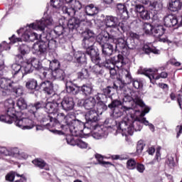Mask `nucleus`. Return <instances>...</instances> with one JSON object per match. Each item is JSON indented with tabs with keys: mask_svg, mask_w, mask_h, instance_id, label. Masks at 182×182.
Returning a JSON list of instances; mask_svg holds the SVG:
<instances>
[{
	"mask_svg": "<svg viewBox=\"0 0 182 182\" xmlns=\"http://www.w3.org/2000/svg\"><path fill=\"white\" fill-rule=\"evenodd\" d=\"M141 107H144V110L139 114V117L136 116V113H140V111L136 109V107L134 106L127 107L124 105L121 107V109L122 112H124L127 116L131 117L133 126H134V123H136V122H138V123H143V124L145 126H149L151 132H154V125H153V124L149 123V121L144 118V116H146V114L150 112V108L146 107L144 104V106Z\"/></svg>",
	"mask_w": 182,
	"mask_h": 182,
	"instance_id": "7ed1b4c3",
	"label": "nucleus"
},
{
	"mask_svg": "<svg viewBox=\"0 0 182 182\" xmlns=\"http://www.w3.org/2000/svg\"><path fill=\"white\" fill-rule=\"evenodd\" d=\"M14 82L8 78H3L0 80V95L1 96H8L9 93H11L14 87Z\"/></svg>",
	"mask_w": 182,
	"mask_h": 182,
	"instance_id": "f8f14e48",
	"label": "nucleus"
},
{
	"mask_svg": "<svg viewBox=\"0 0 182 182\" xmlns=\"http://www.w3.org/2000/svg\"><path fill=\"white\" fill-rule=\"evenodd\" d=\"M66 74L62 69L53 70V79H57L58 80H65Z\"/></svg>",
	"mask_w": 182,
	"mask_h": 182,
	"instance_id": "473e14b6",
	"label": "nucleus"
},
{
	"mask_svg": "<svg viewBox=\"0 0 182 182\" xmlns=\"http://www.w3.org/2000/svg\"><path fill=\"white\" fill-rule=\"evenodd\" d=\"M63 116V123L65 126H68L69 130L73 133V136H79L80 132H82L81 127H87V129H91L92 130H96L97 127V117L99 115L96 110L91 109L86 112L85 114V120L86 122H82L80 120L76 119V117L73 114H68L65 117L63 114H60Z\"/></svg>",
	"mask_w": 182,
	"mask_h": 182,
	"instance_id": "f257e3e1",
	"label": "nucleus"
},
{
	"mask_svg": "<svg viewBox=\"0 0 182 182\" xmlns=\"http://www.w3.org/2000/svg\"><path fill=\"white\" fill-rule=\"evenodd\" d=\"M82 106L87 110H92L96 106V99H95V97H90L82 100Z\"/></svg>",
	"mask_w": 182,
	"mask_h": 182,
	"instance_id": "393cba45",
	"label": "nucleus"
},
{
	"mask_svg": "<svg viewBox=\"0 0 182 182\" xmlns=\"http://www.w3.org/2000/svg\"><path fill=\"white\" fill-rule=\"evenodd\" d=\"M139 73L140 75H144L147 77H149L151 83L154 84V80H159L161 77L162 79H166L167 76H168V74L166 72H162L160 75H158L156 76L157 74V72H159L158 69H151V68H144V69H140L139 70Z\"/></svg>",
	"mask_w": 182,
	"mask_h": 182,
	"instance_id": "9b49d317",
	"label": "nucleus"
},
{
	"mask_svg": "<svg viewBox=\"0 0 182 182\" xmlns=\"http://www.w3.org/2000/svg\"><path fill=\"white\" fill-rule=\"evenodd\" d=\"M140 16L142 19L149 21V19H150V12H149V11L145 10L140 14Z\"/></svg>",
	"mask_w": 182,
	"mask_h": 182,
	"instance_id": "e2e57ef3",
	"label": "nucleus"
},
{
	"mask_svg": "<svg viewBox=\"0 0 182 182\" xmlns=\"http://www.w3.org/2000/svg\"><path fill=\"white\" fill-rule=\"evenodd\" d=\"M95 159L97 160L98 164H100L101 166H112V163L103 161V156H102L101 154H96Z\"/></svg>",
	"mask_w": 182,
	"mask_h": 182,
	"instance_id": "de8ad7c7",
	"label": "nucleus"
},
{
	"mask_svg": "<svg viewBox=\"0 0 182 182\" xmlns=\"http://www.w3.org/2000/svg\"><path fill=\"white\" fill-rule=\"evenodd\" d=\"M26 87L30 89V90H34V89L38 87V81L33 78L29 79L26 83Z\"/></svg>",
	"mask_w": 182,
	"mask_h": 182,
	"instance_id": "37998d69",
	"label": "nucleus"
},
{
	"mask_svg": "<svg viewBox=\"0 0 182 182\" xmlns=\"http://www.w3.org/2000/svg\"><path fill=\"white\" fill-rule=\"evenodd\" d=\"M102 54L105 56H112L113 55V46L111 44H105L102 47Z\"/></svg>",
	"mask_w": 182,
	"mask_h": 182,
	"instance_id": "e433bc0d",
	"label": "nucleus"
},
{
	"mask_svg": "<svg viewBox=\"0 0 182 182\" xmlns=\"http://www.w3.org/2000/svg\"><path fill=\"white\" fill-rule=\"evenodd\" d=\"M60 106L65 110V112H69V110H73L75 107V101L71 97H65L60 103Z\"/></svg>",
	"mask_w": 182,
	"mask_h": 182,
	"instance_id": "f3484780",
	"label": "nucleus"
},
{
	"mask_svg": "<svg viewBox=\"0 0 182 182\" xmlns=\"http://www.w3.org/2000/svg\"><path fill=\"white\" fill-rule=\"evenodd\" d=\"M46 108V112L48 113V114H53V113H56L58 110H59V104L58 102H47L44 105Z\"/></svg>",
	"mask_w": 182,
	"mask_h": 182,
	"instance_id": "5701e85b",
	"label": "nucleus"
},
{
	"mask_svg": "<svg viewBox=\"0 0 182 182\" xmlns=\"http://www.w3.org/2000/svg\"><path fill=\"white\" fill-rule=\"evenodd\" d=\"M136 161L133 159H130L127 162V168L129 170H134L136 168Z\"/></svg>",
	"mask_w": 182,
	"mask_h": 182,
	"instance_id": "5fc2aeb1",
	"label": "nucleus"
},
{
	"mask_svg": "<svg viewBox=\"0 0 182 182\" xmlns=\"http://www.w3.org/2000/svg\"><path fill=\"white\" fill-rule=\"evenodd\" d=\"M144 149V142L142 140H140L137 142L136 145V154H141L143 149Z\"/></svg>",
	"mask_w": 182,
	"mask_h": 182,
	"instance_id": "6e6d98bb",
	"label": "nucleus"
},
{
	"mask_svg": "<svg viewBox=\"0 0 182 182\" xmlns=\"http://www.w3.org/2000/svg\"><path fill=\"white\" fill-rule=\"evenodd\" d=\"M40 77L41 79H53V70L43 67L40 70Z\"/></svg>",
	"mask_w": 182,
	"mask_h": 182,
	"instance_id": "cd10ccee",
	"label": "nucleus"
},
{
	"mask_svg": "<svg viewBox=\"0 0 182 182\" xmlns=\"http://www.w3.org/2000/svg\"><path fill=\"white\" fill-rule=\"evenodd\" d=\"M84 36L82 46L85 49H87L86 54L90 57L93 63H99L100 56H99L96 50L93 49V46L95 45V33L91 30H87L84 32Z\"/></svg>",
	"mask_w": 182,
	"mask_h": 182,
	"instance_id": "20e7f679",
	"label": "nucleus"
},
{
	"mask_svg": "<svg viewBox=\"0 0 182 182\" xmlns=\"http://www.w3.org/2000/svg\"><path fill=\"white\" fill-rule=\"evenodd\" d=\"M52 15H53V12L50 11V15L43 17L40 21H36V23H31L30 26L33 28L35 31H41V32H43L45 28L53 26V25L55 24V21H53V18H52Z\"/></svg>",
	"mask_w": 182,
	"mask_h": 182,
	"instance_id": "9d476101",
	"label": "nucleus"
},
{
	"mask_svg": "<svg viewBox=\"0 0 182 182\" xmlns=\"http://www.w3.org/2000/svg\"><path fill=\"white\" fill-rule=\"evenodd\" d=\"M122 105V101L120 100H114L112 102V103H110L108 105V107L109 109H114V107H119V106H121Z\"/></svg>",
	"mask_w": 182,
	"mask_h": 182,
	"instance_id": "052dcab7",
	"label": "nucleus"
},
{
	"mask_svg": "<svg viewBox=\"0 0 182 182\" xmlns=\"http://www.w3.org/2000/svg\"><path fill=\"white\" fill-rule=\"evenodd\" d=\"M113 37H112V34L109 35V33L107 34H100L97 37V42L99 43L102 47L105 46V45H109L108 42L110 41V39H112Z\"/></svg>",
	"mask_w": 182,
	"mask_h": 182,
	"instance_id": "b1692460",
	"label": "nucleus"
},
{
	"mask_svg": "<svg viewBox=\"0 0 182 182\" xmlns=\"http://www.w3.org/2000/svg\"><path fill=\"white\" fill-rule=\"evenodd\" d=\"M21 72L23 77L25 75L32 73V72H33V68H32V65H31V63H25L23 66H21Z\"/></svg>",
	"mask_w": 182,
	"mask_h": 182,
	"instance_id": "4c0bfd02",
	"label": "nucleus"
},
{
	"mask_svg": "<svg viewBox=\"0 0 182 182\" xmlns=\"http://www.w3.org/2000/svg\"><path fill=\"white\" fill-rule=\"evenodd\" d=\"M142 29L146 35H153L154 26H153L150 23H144Z\"/></svg>",
	"mask_w": 182,
	"mask_h": 182,
	"instance_id": "79ce46f5",
	"label": "nucleus"
},
{
	"mask_svg": "<svg viewBox=\"0 0 182 182\" xmlns=\"http://www.w3.org/2000/svg\"><path fill=\"white\" fill-rule=\"evenodd\" d=\"M11 73L14 77H18V79L23 78L22 66L18 63H14L11 65Z\"/></svg>",
	"mask_w": 182,
	"mask_h": 182,
	"instance_id": "412c9836",
	"label": "nucleus"
},
{
	"mask_svg": "<svg viewBox=\"0 0 182 182\" xmlns=\"http://www.w3.org/2000/svg\"><path fill=\"white\" fill-rule=\"evenodd\" d=\"M46 119L49 120V122L46 124V126L55 127V126H56V124H58V120H56V119H55L53 117H50V116H49V115H47Z\"/></svg>",
	"mask_w": 182,
	"mask_h": 182,
	"instance_id": "4d7b16f0",
	"label": "nucleus"
},
{
	"mask_svg": "<svg viewBox=\"0 0 182 182\" xmlns=\"http://www.w3.org/2000/svg\"><path fill=\"white\" fill-rule=\"evenodd\" d=\"M34 166H36L37 167H39V168H43V167L46 166V163L44 160L42 159H35L32 161Z\"/></svg>",
	"mask_w": 182,
	"mask_h": 182,
	"instance_id": "603ef678",
	"label": "nucleus"
},
{
	"mask_svg": "<svg viewBox=\"0 0 182 182\" xmlns=\"http://www.w3.org/2000/svg\"><path fill=\"white\" fill-rule=\"evenodd\" d=\"M132 85L135 89H140L143 86V84L137 80H133Z\"/></svg>",
	"mask_w": 182,
	"mask_h": 182,
	"instance_id": "338daca9",
	"label": "nucleus"
},
{
	"mask_svg": "<svg viewBox=\"0 0 182 182\" xmlns=\"http://www.w3.org/2000/svg\"><path fill=\"white\" fill-rule=\"evenodd\" d=\"M146 9H144V6H143V5L141 4H136L135 6V11L136 12H139V14H140V15L145 11Z\"/></svg>",
	"mask_w": 182,
	"mask_h": 182,
	"instance_id": "69168bd1",
	"label": "nucleus"
},
{
	"mask_svg": "<svg viewBox=\"0 0 182 182\" xmlns=\"http://www.w3.org/2000/svg\"><path fill=\"white\" fill-rule=\"evenodd\" d=\"M50 5L53 6V9L50 10V12H55V9H60L63 8L65 3L63 0H50Z\"/></svg>",
	"mask_w": 182,
	"mask_h": 182,
	"instance_id": "f704fd0d",
	"label": "nucleus"
},
{
	"mask_svg": "<svg viewBox=\"0 0 182 182\" xmlns=\"http://www.w3.org/2000/svg\"><path fill=\"white\" fill-rule=\"evenodd\" d=\"M95 63V65H93L92 67L90 68V72H92L95 75H102L103 67H105V65H103V64L105 63H100V61H99L98 63ZM99 63H100V64H99Z\"/></svg>",
	"mask_w": 182,
	"mask_h": 182,
	"instance_id": "bb28decb",
	"label": "nucleus"
},
{
	"mask_svg": "<svg viewBox=\"0 0 182 182\" xmlns=\"http://www.w3.org/2000/svg\"><path fill=\"white\" fill-rule=\"evenodd\" d=\"M62 11L63 14H65V15H68L69 16H73L77 14L76 10H75L72 6L70 8H67L64 6H63Z\"/></svg>",
	"mask_w": 182,
	"mask_h": 182,
	"instance_id": "c03bdc74",
	"label": "nucleus"
},
{
	"mask_svg": "<svg viewBox=\"0 0 182 182\" xmlns=\"http://www.w3.org/2000/svg\"><path fill=\"white\" fill-rule=\"evenodd\" d=\"M166 33V28L164 26L159 25V26H155L154 27L153 31V36H156V38H160V36H163Z\"/></svg>",
	"mask_w": 182,
	"mask_h": 182,
	"instance_id": "7c9ffc66",
	"label": "nucleus"
},
{
	"mask_svg": "<svg viewBox=\"0 0 182 182\" xmlns=\"http://www.w3.org/2000/svg\"><path fill=\"white\" fill-rule=\"evenodd\" d=\"M90 76L89 71L87 69L84 68L80 73H78V78L83 80V79H88Z\"/></svg>",
	"mask_w": 182,
	"mask_h": 182,
	"instance_id": "3c124183",
	"label": "nucleus"
},
{
	"mask_svg": "<svg viewBox=\"0 0 182 182\" xmlns=\"http://www.w3.org/2000/svg\"><path fill=\"white\" fill-rule=\"evenodd\" d=\"M77 147H80V149H87V143L78 139L77 144Z\"/></svg>",
	"mask_w": 182,
	"mask_h": 182,
	"instance_id": "0e129e2a",
	"label": "nucleus"
},
{
	"mask_svg": "<svg viewBox=\"0 0 182 182\" xmlns=\"http://www.w3.org/2000/svg\"><path fill=\"white\" fill-rule=\"evenodd\" d=\"M45 107V104L43 102H36L35 104H31L27 106L26 109L28 110V112L31 114H33L34 117H36V113L39 109H43Z\"/></svg>",
	"mask_w": 182,
	"mask_h": 182,
	"instance_id": "aec40b11",
	"label": "nucleus"
},
{
	"mask_svg": "<svg viewBox=\"0 0 182 182\" xmlns=\"http://www.w3.org/2000/svg\"><path fill=\"white\" fill-rule=\"evenodd\" d=\"M74 58L77 63H86V54L82 51H76L74 53Z\"/></svg>",
	"mask_w": 182,
	"mask_h": 182,
	"instance_id": "2f4dec72",
	"label": "nucleus"
},
{
	"mask_svg": "<svg viewBox=\"0 0 182 182\" xmlns=\"http://www.w3.org/2000/svg\"><path fill=\"white\" fill-rule=\"evenodd\" d=\"M15 176H16V177H20V178L16 180L15 182L26 181V178H25L23 175H19L16 172H10L9 173H8L6 176V180H7V181H14V180L15 179Z\"/></svg>",
	"mask_w": 182,
	"mask_h": 182,
	"instance_id": "a878e982",
	"label": "nucleus"
},
{
	"mask_svg": "<svg viewBox=\"0 0 182 182\" xmlns=\"http://www.w3.org/2000/svg\"><path fill=\"white\" fill-rule=\"evenodd\" d=\"M19 50L21 55H26V53H29L31 48L28 46L23 44L20 46Z\"/></svg>",
	"mask_w": 182,
	"mask_h": 182,
	"instance_id": "bf43d9fd",
	"label": "nucleus"
},
{
	"mask_svg": "<svg viewBox=\"0 0 182 182\" xmlns=\"http://www.w3.org/2000/svg\"><path fill=\"white\" fill-rule=\"evenodd\" d=\"M72 7L73 8L74 11H75L77 14V12L80 11V9H82V4L79 1H75Z\"/></svg>",
	"mask_w": 182,
	"mask_h": 182,
	"instance_id": "680f3d73",
	"label": "nucleus"
},
{
	"mask_svg": "<svg viewBox=\"0 0 182 182\" xmlns=\"http://www.w3.org/2000/svg\"><path fill=\"white\" fill-rule=\"evenodd\" d=\"M41 88L48 95H54L53 82L49 80L44 81L41 84Z\"/></svg>",
	"mask_w": 182,
	"mask_h": 182,
	"instance_id": "6ab92c4d",
	"label": "nucleus"
},
{
	"mask_svg": "<svg viewBox=\"0 0 182 182\" xmlns=\"http://www.w3.org/2000/svg\"><path fill=\"white\" fill-rule=\"evenodd\" d=\"M109 60L112 63H113L114 68L121 70V72L122 70H124V69H123V67L124 66V65H126V63L123 62V55L119 54L116 57L112 58L111 59H109Z\"/></svg>",
	"mask_w": 182,
	"mask_h": 182,
	"instance_id": "a211bd4d",
	"label": "nucleus"
},
{
	"mask_svg": "<svg viewBox=\"0 0 182 182\" xmlns=\"http://www.w3.org/2000/svg\"><path fill=\"white\" fill-rule=\"evenodd\" d=\"M70 133L73 134V136H68L66 138L67 140V143L68 144H70V146H77V141H79V139H77V136H80V132H79V134L77 136L73 135V133L72 132V131H70Z\"/></svg>",
	"mask_w": 182,
	"mask_h": 182,
	"instance_id": "ea45409f",
	"label": "nucleus"
},
{
	"mask_svg": "<svg viewBox=\"0 0 182 182\" xmlns=\"http://www.w3.org/2000/svg\"><path fill=\"white\" fill-rule=\"evenodd\" d=\"M92 136L94 139L99 140L100 139H103V137H106V136H107V132H106V131H105V129L98 127L97 129H95L92 132Z\"/></svg>",
	"mask_w": 182,
	"mask_h": 182,
	"instance_id": "c85d7f7f",
	"label": "nucleus"
},
{
	"mask_svg": "<svg viewBox=\"0 0 182 182\" xmlns=\"http://www.w3.org/2000/svg\"><path fill=\"white\" fill-rule=\"evenodd\" d=\"M119 79L122 83L119 85L117 82L114 83V89L115 90H121L124 93V100L127 99L128 102H132L135 104V106H144V102L136 95L135 92H133L130 88L127 87L126 85H130L133 82V77L132 73L128 70H122L119 73Z\"/></svg>",
	"mask_w": 182,
	"mask_h": 182,
	"instance_id": "f03ea898",
	"label": "nucleus"
},
{
	"mask_svg": "<svg viewBox=\"0 0 182 182\" xmlns=\"http://www.w3.org/2000/svg\"><path fill=\"white\" fill-rule=\"evenodd\" d=\"M111 36L112 37L113 40L117 41V45L119 46H120L121 48H124L126 46V41H124V39L119 38V36H120V34H118L117 38H114L112 36Z\"/></svg>",
	"mask_w": 182,
	"mask_h": 182,
	"instance_id": "864d4df0",
	"label": "nucleus"
},
{
	"mask_svg": "<svg viewBox=\"0 0 182 182\" xmlns=\"http://www.w3.org/2000/svg\"><path fill=\"white\" fill-rule=\"evenodd\" d=\"M143 51L149 55V53H154V55H160V50L153 47L150 48L149 45H144L143 47Z\"/></svg>",
	"mask_w": 182,
	"mask_h": 182,
	"instance_id": "58836bf2",
	"label": "nucleus"
},
{
	"mask_svg": "<svg viewBox=\"0 0 182 182\" xmlns=\"http://www.w3.org/2000/svg\"><path fill=\"white\" fill-rule=\"evenodd\" d=\"M4 106L6 109H7L6 114H2L0 116V122H2L3 123H8V124H12L14 121L16 119V112L14 108V106H15V102H14V100L12 99H9L5 101Z\"/></svg>",
	"mask_w": 182,
	"mask_h": 182,
	"instance_id": "6e6552de",
	"label": "nucleus"
},
{
	"mask_svg": "<svg viewBox=\"0 0 182 182\" xmlns=\"http://www.w3.org/2000/svg\"><path fill=\"white\" fill-rule=\"evenodd\" d=\"M65 31V28L63 26H55L54 28V33L55 35H58V36H60V35H63V32Z\"/></svg>",
	"mask_w": 182,
	"mask_h": 182,
	"instance_id": "13d9d810",
	"label": "nucleus"
},
{
	"mask_svg": "<svg viewBox=\"0 0 182 182\" xmlns=\"http://www.w3.org/2000/svg\"><path fill=\"white\" fill-rule=\"evenodd\" d=\"M163 5L157 1H153L150 3L149 9L151 11H156V12L162 9Z\"/></svg>",
	"mask_w": 182,
	"mask_h": 182,
	"instance_id": "49530a36",
	"label": "nucleus"
},
{
	"mask_svg": "<svg viewBox=\"0 0 182 182\" xmlns=\"http://www.w3.org/2000/svg\"><path fill=\"white\" fill-rule=\"evenodd\" d=\"M12 90L17 95V96H21L23 93V90H22V87H18V88H14L13 87Z\"/></svg>",
	"mask_w": 182,
	"mask_h": 182,
	"instance_id": "774afa93",
	"label": "nucleus"
},
{
	"mask_svg": "<svg viewBox=\"0 0 182 182\" xmlns=\"http://www.w3.org/2000/svg\"><path fill=\"white\" fill-rule=\"evenodd\" d=\"M1 153L3 156H13L14 157H22L23 159H26V157H28V155L21 152L18 148H14L11 151H8L6 149H3L1 151Z\"/></svg>",
	"mask_w": 182,
	"mask_h": 182,
	"instance_id": "dca6fc26",
	"label": "nucleus"
},
{
	"mask_svg": "<svg viewBox=\"0 0 182 182\" xmlns=\"http://www.w3.org/2000/svg\"><path fill=\"white\" fill-rule=\"evenodd\" d=\"M102 66L109 70V73L111 76H114L116 73H117L116 69H114V65L113 64V63L110 62V59L109 58H105V62H104Z\"/></svg>",
	"mask_w": 182,
	"mask_h": 182,
	"instance_id": "c756f323",
	"label": "nucleus"
},
{
	"mask_svg": "<svg viewBox=\"0 0 182 182\" xmlns=\"http://www.w3.org/2000/svg\"><path fill=\"white\" fill-rule=\"evenodd\" d=\"M32 29L35 28L31 26V24L28 25L24 28H20L17 31L18 35L19 33H22V32L25 31V32L21 36V38H16L15 35H13L11 37L9 38L10 43L14 45V43H16V42H21V41H30L31 42H33V41H38L39 39V36L36 33H32Z\"/></svg>",
	"mask_w": 182,
	"mask_h": 182,
	"instance_id": "39448f33",
	"label": "nucleus"
},
{
	"mask_svg": "<svg viewBox=\"0 0 182 182\" xmlns=\"http://www.w3.org/2000/svg\"><path fill=\"white\" fill-rule=\"evenodd\" d=\"M164 21L165 26H167L168 28H173V26H176V25L178 23L177 17L173 15H168L165 16Z\"/></svg>",
	"mask_w": 182,
	"mask_h": 182,
	"instance_id": "4be33fe9",
	"label": "nucleus"
},
{
	"mask_svg": "<svg viewBox=\"0 0 182 182\" xmlns=\"http://www.w3.org/2000/svg\"><path fill=\"white\" fill-rule=\"evenodd\" d=\"M65 87L68 93H71L72 95H77L81 91L85 96H90L95 92L93 86L90 84H84L81 87L76 86V88H75V85L72 82H69L65 84Z\"/></svg>",
	"mask_w": 182,
	"mask_h": 182,
	"instance_id": "1a4fd4ad",
	"label": "nucleus"
},
{
	"mask_svg": "<svg viewBox=\"0 0 182 182\" xmlns=\"http://www.w3.org/2000/svg\"><path fill=\"white\" fill-rule=\"evenodd\" d=\"M117 9L119 12V14H123L124 16H129V11H127V8L123 4H117Z\"/></svg>",
	"mask_w": 182,
	"mask_h": 182,
	"instance_id": "a18cd8bd",
	"label": "nucleus"
},
{
	"mask_svg": "<svg viewBox=\"0 0 182 182\" xmlns=\"http://www.w3.org/2000/svg\"><path fill=\"white\" fill-rule=\"evenodd\" d=\"M30 65H31V68H33V69H36V70H41L42 68H43L42 66V63L39 61V60L36 59V58H32L31 60V63Z\"/></svg>",
	"mask_w": 182,
	"mask_h": 182,
	"instance_id": "a19ab883",
	"label": "nucleus"
},
{
	"mask_svg": "<svg viewBox=\"0 0 182 182\" xmlns=\"http://www.w3.org/2000/svg\"><path fill=\"white\" fill-rule=\"evenodd\" d=\"M60 68V63L58 60H53L50 62V70H58Z\"/></svg>",
	"mask_w": 182,
	"mask_h": 182,
	"instance_id": "8fccbe9b",
	"label": "nucleus"
},
{
	"mask_svg": "<svg viewBox=\"0 0 182 182\" xmlns=\"http://www.w3.org/2000/svg\"><path fill=\"white\" fill-rule=\"evenodd\" d=\"M16 126L22 129V130H31V129H33L36 124L35 121L32 119H29V118H23L21 119H18V117L14 120Z\"/></svg>",
	"mask_w": 182,
	"mask_h": 182,
	"instance_id": "ddd939ff",
	"label": "nucleus"
},
{
	"mask_svg": "<svg viewBox=\"0 0 182 182\" xmlns=\"http://www.w3.org/2000/svg\"><path fill=\"white\" fill-rule=\"evenodd\" d=\"M85 21H86V16L84 14H80L79 18L73 17L68 21V27L69 29H71V31L77 29V28L80 26V23L85 22Z\"/></svg>",
	"mask_w": 182,
	"mask_h": 182,
	"instance_id": "2eb2a0df",
	"label": "nucleus"
},
{
	"mask_svg": "<svg viewBox=\"0 0 182 182\" xmlns=\"http://www.w3.org/2000/svg\"><path fill=\"white\" fill-rule=\"evenodd\" d=\"M119 129L122 132V136H133V133L135 132H140L141 130V126L134 127L133 125L127 127V122H122L119 124Z\"/></svg>",
	"mask_w": 182,
	"mask_h": 182,
	"instance_id": "4468645a",
	"label": "nucleus"
},
{
	"mask_svg": "<svg viewBox=\"0 0 182 182\" xmlns=\"http://www.w3.org/2000/svg\"><path fill=\"white\" fill-rule=\"evenodd\" d=\"M105 25L107 28H112L110 31L111 36L117 38V35H122V31L124 32L126 27L123 23L117 22V17L113 16H107L104 20Z\"/></svg>",
	"mask_w": 182,
	"mask_h": 182,
	"instance_id": "423d86ee",
	"label": "nucleus"
},
{
	"mask_svg": "<svg viewBox=\"0 0 182 182\" xmlns=\"http://www.w3.org/2000/svg\"><path fill=\"white\" fill-rule=\"evenodd\" d=\"M85 14L88 15V16H95L97 12H99V10L96 6H95L93 4H90L87 6L85 9Z\"/></svg>",
	"mask_w": 182,
	"mask_h": 182,
	"instance_id": "c9c22d12",
	"label": "nucleus"
},
{
	"mask_svg": "<svg viewBox=\"0 0 182 182\" xmlns=\"http://www.w3.org/2000/svg\"><path fill=\"white\" fill-rule=\"evenodd\" d=\"M16 105L18 106V109L20 110H25L28 107V104H26V102L23 98H19L17 100Z\"/></svg>",
	"mask_w": 182,
	"mask_h": 182,
	"instance_id": "09e8293b",
	"label": "nucleus"
},
{
	"mask_svg": "<svg viewBox=\"0 0 182 182\" xmlns=\"http://www.w3.org/2000/svg\"><path fill=\"white\" fill-rule=\"evenodd\" d=\"M182 4L180 0H171L169 3V8L173 12H176V11H180L181 9Z\"/></svg>",
	"mask_w": 182,
	"mask_h": 182,
	"instance_id": "72a5a7b5",
	"label": "nucleus"
},
{
	"mask_svg": "<svg viewBox=\"0 0 182 182\" xmlns=\"http://www.w3.org/2000/svg\"><path fill=\"white\" fill-rule=\"evenodd\" d=\"M48 48L53 49L56 48V41L50 40L48 42H39L33 44L32 47L33 53L38 55L41 59H46Z\"/></svg>",
	"mask_w": 182,
	"mask_h": 182,
	"instance_id": "0eeeda50",
	"label": "nucleus"
}]
</instances>
